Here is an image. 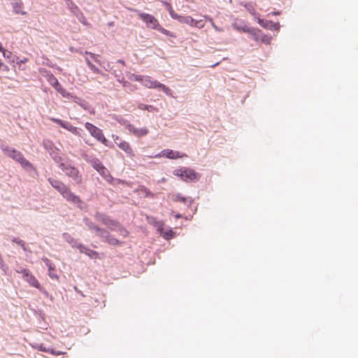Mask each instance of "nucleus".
Returning a JSON list of instances; mask_svg holds the SVG:
<instances>
[{"label":"nucleus","mask_w":358,"mask_h":358,"mask_svg":"<svg viewBox=\"0 0 358 358\" xmlns=\"http://www.w3.org/2000/svg\"><path fill=\"white\" fill-rule=\"evenodd\" d=\"M169 13L173 19L177 20L182 24H186L191 27H195L199 29L203 28L205 25L204 22L201 20H196L193 19L191 16H182L177 14L170 5L169 6Z\"/></svg>","instance_id":"nucleus-1"},{"label":"nucleus","mask_w":358,"mask_h":358,"mask_svg":"<svg viewBox=\"0 0 358 358\" xmlns=\"http://www.w3.org/2000/svg\"><path fill=\"white\" fill-rule=\"evenodd\" d=\"M174 175L185 182H194L198 180L200 178V175L194 170L187 167H182L175 170Z\"/></svg>","instance_id":"nucleus-2"},{"label":"nucleus","mask_w":358,"mask_h":358,"mask_svg":"<svg viewBox=\"0 0 358 358\" xmlns=\"http://www.w3.org/2000/svg\"><path fill=\"white\" fill-rule=\"evenodd\" d=\"M3 152L9 157L19 162L23 167L31 166V164L27 160L23 155L15 149H10L7 146L1 147Z\"/></svg>","instance_id":"nucleus-3"},{"label":"nucleus","mask_w":358,"mask_h":358,"mask_svg":"<svg viewBox=\"0 0 358 358\" xmlns=\"http://www.w3.org/2000/svg\"><path fill=\"white\" fill-rule=\"evenodd\" d=\"M59 166L65 172L66 176L71 178L77 184L82 183V176L76 167L66 163H61Z\"/></svg>","instance_id":"nucleus-4"},{"label":"nucleus","mask_w":358,"mask_h":358,"mask_svg":"<svg viewBox=\"0 0 358 358\" xmlns=\"http://www.w3.org/2000/svg\"><path fill=\"white\" fill-rule=\"evenodd\" d=\"M143 85L147 88L159 89L161 90H162L166 94H167L169 96H171V91L168 87H166L165 85H164L162 83H159L156 80H153L150 76L145 77V78L143 79Z\"/></svg>","instance_id":"nucleus-5"},{"label":"nucleus","mask_w":358,"mask_h":358,"mask_svg":"<svg viewBox=\"0 0 358 358\" xmlns=\"http://www.w3.org/2000/svg\"><path fill=\"white\" fill-rule=\"evenodd\" d=\"M85 127L94 138L103 144L106 145L107 139L105 138L101 129L90 122H86Z\"/></svg>","instance_id":"nucleus-6"},{"label":"nucleus","mask_w":358,"mask_h":358,"mask_svg":"<svg viewBox=\"0 0 358 358\" xmlns=\"http://www.w3.org/2000/svg\"><path fill=\"white\" fill-rule=\"evenodd\" d=\"M138 16L146 24L148 28L152 29H157L159 28V21L153 15L148 13H140Z\"/></svg>","instance_id":"nucleus-7"},{"label":"nucleus","mask_w":358,"mask_h":358,"mask_svg":"<svg viewBox=\"0 0 358 358\" xmlns=\"http://www.w3.org/2000/svg\"><path fill=\"white\" fill-rule=\"evenodd\" d=\"M61 194L64 199L71 203L78 206L82 203V201L80 197L72 192L68 187L61 193Z\"/></svg>","instance_id":"nucleus-8"},{"label":"nucleus","mask_w":358,"mask_h":358,"mask_svg":"<svg viewBox=\"0 0 358 358\" xmlns=\"http://www.w3.org/2000/svg\"><path fill=\"white\" fill-rule=\"evenodd\" d=\"M166 157L169 159H176L178 158H182L187 157V155L184 153H180V152L178 151H173L172 150L166 149L162 150L160 153L155 156V157Z\"/></svg>","instance_id":"nucleus-9"},{"label":"nucleus","mask_w":358,"mask_h":358,"mask_svg":"<svg viewBox=\"0 0 358 358\" xmlns=\"http://www.w3.org/2000/svg\"><path fill=\"white\" fill-rule=\"evenodd\" d=\"M115 143L121 150L124 151L129 157H134V152L128 142L122 141L120 139L118 136H116L115 139Z\"/></svg>","instance_id":"nucleus-10"},{"label":"nucleus","mask_w":358,"mask_h":358,"mask_svg":"<svg viewBox=\"0 0 358 358\" xmlns=\"http://www.w3.org/2000/svg\"><path fill=\"white\" fill-rule=\"evenodd\" d=\"M50 120L55 123L59 124L61 127H62L63 128L66 129V130L69 131L70 132H71L72 134H73L75 135L79 134L78 128L76 127H73L71 123H69L68 122H64L60 119L55 118V117L50 118Z\"/></svg>","instance_id":"nucleus-11"},{"label":"nucleus","mask_w":358,"mask_h":358,"mask_svg":"<svg viewBox=\"0 0 358 358\" xmlns=\"http://www.w3.org/2000/svg\"><path fill=\"white\" fill-rule=\"evenodd\" d=\"M155 227H157V230L160 231L161 235L166 239H170L173 237V231L172 230H169L168 231L163 232L164 223L162 221H157L155 219L151 222Z\"/></svg>","instance_id":"nucleus-12"},{"label":"nucleus","mask_w":358,"mask_h":358,"mask_svg":"<svg viewBox=\"0 0 358 358\" xmlns=\"http://www.w3.org/2000/svg\"><path fill=\"white\" fill-rule=\"evenodd\" d=\"M127 129L130 133L133 134L136 137L144 136L149 132V130L145 127L136 128L132 124H129L127 126Z\"/></svg>","instance_id":"nucleus-13"},{"label":"nucleus","mask_w":358,"mask_h":358,"mask_svg":"<svg viewBox=\"0 0 358 358\" xmlns=\"http://www.w3.org/2000/svg\"><path fill=\"white\" fill-rule=\"evenodd\" d=\"M85 224L88 227L89 229L94 230L96 232V235L100 237H104L106 234V231L103 229L99 228L94 222L90 220L88 218L84 220Z\"/></svg>","instance_id":"nucleus-14"},{"label":"nucleus","mask_w":358,"mask_h":358,"mask_svg":"<svg viewBox=\"0 0 358 358\" xmlns=\"http://www.w3.org/2000/svg\"><path fill=\"white\" fill-rule=\"evenodd\" d=\"M258 23L262 27L269 30L278 31L280 29V24L278 22H273L272 21L264 20L258 17Z\"/></svg>","instance_id":"nucleus-15"},{"label":"nucleus","mask_w":358,"mask_h":358,"mask_svg":"<svg viewBox=\"0 0 358 358\" xmlns=\"http://www.w3.org/2000/svg\"><path fill=\"white\" fill-rule=\"evenodd\" d=\"M95 218L96 220L101 222L103 224L110 227L112 226H117V222L110 219L108 216L104 214H101L100 213H96L95 215Z\"/></svg>","instance_id":"nucleus-16"},{"label":"nucleus","mask_w":358,"mask_h":358,"mask_svg":"<svg viewBox=\"0 0 358 358\" xmlns=\"http://www.w3.org/2000/svg\"><path fill=\"white\" fill-rule=\"evenodd\" d=\"M48 181L50 182L51 185L55 189H56L60 194L67 187V186L64 182L59 180L49 178Z\"/></svg>","instance_id":"nucleus-17"},{"label":"nucleus","mask_w":358,"mask_h":358,"mask_svg":"<svg viewBox=\"0 0 358 358\" xmlns=\"http://www.w3.org/2000/svg\"><path fill=\"white\" fill-rule=\"evenodd\" d=\"M24 280L27 281L31 286L38 289L40 288V283L31 273L24 278Z\"/></svg>","instance_id":"nucleus-18"},{"label":"nucleus","mask_w":358,"mask_h":358,"mask_svg":"<svg viewBox=\"0 0 358 358\" xmlns=\"http://www.w3.org/2000/svg\"><path fill=\"white\" fill-rule=\"evenodd\" d=\"M13 12L16 14H21L22 15H27V12L22 10L23 3L22 1L15 2L13 3Z\"/></svg>","instance_id":"nucleus-19"},{"label":"nucleus","mask_w":358,"mask_h":358,"mask_svg":"<svg viewBox=\"0 0 358 358\" xmlns=\"http://www.w3.org/2000/svg\"><path fill=\"white\" fill-rule=\"evenodd\" d=\"M99 173L108 182H111L113 177L110 174L108 170L103 166L101 170H99Z\"/></svg>","instance_id":"nucleus-20"},{"label":"nucleus","mask_w":358,"mask_h":358,"mask_svg":"<svg viewBox=\"0 0 358 358\" xmlns=\"http://www.w3.org/2000/svg\"><path fill=\"white\" fill-rule=\"evenodd\" d=\"M55 90L65 98L73 97L72 94L66 92V90L64 89L60 84L57 85V87H55Z\"/></svg>","instance_id":"nucleus-21"},{"label":"nucleus","mask_w":358,"mask_h":358,"mask_svg":"<svg viewBox=\"0 0 358 358\" xmlns=\"http://www.w3.org/2000/svg\"><path fill=\"white\" fill-rule=\"evenodd\" d=\"M55 90L65 98L73 97L72 94L66 92V90L64 89L60 84L57 85V87H55Z\"/></svg>","instance_id":"nucleus-22"},{"label":"nucleus","mask_w":358,"mask_h":358,"mask_svg":"<svg viewBox=\"0 0 358 358\" xmlns=\"http://www.w3.org/2000/svg\"><path fill=\"white\" fill-rule=\"evenodd\" d=\"M55 90L65 98L73 97L72 94L66 92V90L64 89L60 84L57 85V87H55Z\"/></svg>","instance_id":"nucleus-23"},{"label":"nucleus","mask_w":358,"mask_h":358,"mask_svg":"<svg viewBox=\"0 0 358 358\" xmlns=\"http://www.w3.org/2000/svg\"><path fill=\"white\" fill-rule=\"evenodd\" d=\"M45 262L49 268V275L52 278H57V275L55 273V268L52 266V264L50 262L48 259H45Z\"/></svg>","instance_id":"nucleus-24"},{"label":"nucleus","mask_w":358,"mask_h":358,"mask_svg":"<svg viewBox=\"0 0 358 358\" xmlns=\"http://www.w3.org/2000/svg\"><path fill=\"white\" fill-rule=\"evenodd\" d=\"M107 233L105 234V236L103 238H105V241L106 242H108L109 244H111V245H119L120 244V241L114 238V237H112L110 236H106Z\"/></svg>","instance_id":"nucleus-25"},{"label":"nucleus","mask_w":358,"mask_h":358,"mask_svg":"<svg viewBox=\"0 0 358 358\" xmlns=\"http://www.w3.org/2000/svg\"><path fill=\"white\" fill-rule=\"evenodd\" d=\"M172 199L174 201L185 203L188 200V198L183 196L180 194H177L172 196Z\"/></svg>","instance_id":"nucleus-26"},{"label":"nucleus","mask_w":358,"mask_h":358,"mask_svg":"<svg viewBox=\"0 0 358 358\" xmlns=\"http://www.w3.org/2000/svg\"><path fill=\"white\" fill-rule=\"evenodd\" d=\"M92 166L99 172V170H101L104 166L98 161H96L92 163Z\"/></svg>","instance_id":"nucleus-27"},{"label":"nucleus","mask_w":358,"mask_h":358,"mask_svg":"<svg viewBox=\"0 0 358 358\" xmlns=\"http://www.w3.org/2000/svg\"><path fill=\"white\" fill-rule=\"evenodd\" d=\"M16 271L22 274L24 279L30 273V271L27 268H22L20 270H17Z\"/></svg>","instance_id":"nucleus-28"},{"label":"nucleus","mask_w":358,"mask_h":358,"mask_svg":"<svg viewBox=\"0 0 358 358\" xmlns=\"http://www.w3.org/2000/svg\"><path fill=\"white\" fill-rule=\"evenodd\" d=\"M145 76H137V75H132L131 78L136 81L141 82L142 84L143 83V79Z\"/></svg>","instance_id":"nucleus-29"},{"label":"nucleus","mask_w":358,"mask_h":358,"mask_svg":"<svg viewBox=\"0 0 358 358\" xmlns=\"http://www.w3.org/2000/svg\"><path fill=\"white\" fill-rule=\"evenodd\" d=\"M13 241L16 243L17 244L20 245L23 248L24 250H26L25 244L23 241L17 239V238H14L13 240Z\"/></svg>","instance_id":"nucleus-30"},{"label":"nucleus","mask_w":358,"mask_h":358,"mask_svg":"<svg viewBox=\"0 0 358 358\" xmlns=\"http://www.w3.org/2000/svg\"><path fill=\"white\" fill-rule=\"evenodd\" d=\"M41 350L44 351V352H49V353H51L52 355H61L62 353L60 352H55L54 350L52 349H45V348H43L42 347L41 348Z\"/></svg>","instance_id":"nucleus-31"},{"label":"nucleus","mask_w":358,"mask_h":358,"mask_svg":"<svg viewBox=\"0 0 358 358\" xmlns=\"http://www.w3.org/2000/svg\"><path fill=\"white\" fill-rule=\"evenodd\" d=\"M156 30H158L159 31H160L161 33L166 35V36H169L170 35V31L165 29L164 28L160 26V24L159 25V28H157Z\"/></svg>","instance_id":"nucleus-32"},{"label":"nucleus","mask_w":358,"mask_h":358,"mask_svg":"<svg viewBox=\"0 0 358 358\" xmlns=\"http://www.w3.org/2000/svg\"><path fill=\"white\" fill-rule=\"evenodd\" d=\"M3 52V55L5 58H7V59H10L11 57H12V52H10V51H6L3 49V50H1Z\"/></svg>","instance_id":"nucleus-33"},{"label":"nucleus","mask_w":358,"mask_h":358,"mask_svg":"<svg viewBox=\"0 0 358 358\" xmlns=\"http://www.w3.org/2000/svg\"><path fill=\"white\" fill-rule=\"evenodd\" d=\"M152 108V106H148V105H145L143 103H141L138 106V108L141 110H149L150 108Z\"/></svg>","instance_id":"nucleus-34"},{"label":"nucleus","mask_w":358,"mask_h":358,"mask_svg":"<svg viewBox=\"0 0 358 358\" xmlns=\"http://www.w3.org/2000/svg\"><path fill=\"white\" fill-rule=\"evenodd\" d=\"M51 83L52 85H53V87L55 88L57 87V85H59V81L57 80V79L56 78H55L54 76H52V81H51Z\"/></svg>","instance_id":"nucleus-35"},{"label":"nucleus","mask_w":358,"mask_h":358,"mask_svg":"<svg viewBox=\"0 0 358 358\" xmlns=\"http://www.w3.org/2000/svg\"><path fill=\"white\" fill-rule=\"evenodd\" d=\"M85 54L90 55L91 58L93 59L94 62L99 63V60L97 59V57L94 54L89 52L87 51L85 52Z\"/></svg>","instance_id":"nucleus-36"},{"label":"nucleus","mask_w":358,"mask_h":358,"mask_svg":"<svg viewBox=\"0 0 358 358\" xmlns=\"http://www.w3.org/2000/svg\"><path fill=\"white\" fill-rule=\"evenodd\" d=\"M90 69L95 73H101V71L94 64L91 65Z\"/></svg>","instance_id":"nucleus-37"},{"label":"nucleus","mask_w":358,"mask_h":358,"mask_svg":"<svg viewBox=\"0 0 358 358\" xmlns=\"http://www.w3.org/2000/svg\"><path fill=\"white\" fill-rule=\"evenodd\" d=\"M209 20L211 22L212 27L217 31H222V30L220 29L215 24V23L213 22L212 19L209 18Z\"/></svg>","instance_id":"nucleus-38"},{"label":"nucleus","mask_w":358,"mask_h":358,"mask_svg":"<svg viewBox=\"0 0 358 358\" xmlns=\"http://www.w3.org/2000/svg\"><path fill=\"white\" fill-rule=\"evenodd\" d=\"M120 233L121 235H122L124 237L127 236V234H128V232L126 229L121 228V227L120 228Z\"/></svg>","instance_id":"nucleus-39"},{"label":"nucleus","mask_w":358,"mask_h":358,"mask_svg":"<svg viewBox=\"0 0 358 358\" xmlns=\"http://www.w3.org/2000/svg\"><path fill=\"white\" fill-rule=\"evenodd\" d=\"M54 160H55L57 163H59V164H60L61 163H62V157H57V156H56V157H54Z\"/></svg>","instance_id":"nucleus-40"},{"label":"nucleus","mask_w":358,"mask_h":358,"mask_svg":"<svg viewBox=\"0 0 358 358\" xmlns=\"http://www.w3.org/2000/svg\"><path fill=\"white\" fill-rule=\"evenodd\" d=\"M238 30H242L244 32H249L250 29L247 27H241V28H237Z\"/></svg>","instance_id":"nucleus-41"},{"label":"nucleus","mask_w":358,"mask_h":358,"mask_svg":"<svg viewBox=\"0 0 358 358\" xmlns=\"http://www.w3.org/2000/svg\"><path fill=\"white\" fill-rule=\"evenodd\" d=\"M28 61L27 58H24L23 59H21L19 62H17V64H24L26 63Z\"/></svg>","instance_id":"nucleus-42"},{"label":"nucleus","mask_w":358,"mask_h":358,"mask_svg":"<svg viewBox=\"0 0 358 358\" xmlns=\"http://www.w3.org/2000/svg\"><path fill=\"white\" fill-rule=\"evenodd\" d=\"M85 60H86V62H87V66H89V68H90V66H91V65H92L93 64L90 61L89 58H87V57L85 59Z\"/></svg>","instance_id":"nucleus-43"},{"label":"nucleus","mask_w":358,"mask_h":358,"mask_svg":"<svg viewBox=\"0 0 358 358\" xmlns=\"http://www.w3.org/2000/svg\"><path fill=\"white\" fill-rule=\"evenodd\" d=\"M271 14H272V15H280V12H278V11H275V12H273V13H271Z\"/></svg>","instance_id":"nucleus-44"},{"label":"nucleus","mask_w":358,"mask_h":358,"mask_svg":"<svg viewBox=\"0 0 358 358\" xmlns=\"http://www.w3.org/2000/svg\"><path fill=\"white\" fill-rule=\"evenodd\" d=\"M73 10L79 11V9H78V6H76L75 5H73Z\"/></svg>","instance_id":"nucleus-45"},{"label":"nucleus","mask_w":358,"mask_h":358,"mask_svg":"<svg viewBox=\"0 0 358 358\" xmlns=\"http://www.w3.org/2000/svg\"><path fill=\"white\" fill-rule=\"evenodd\" d=\"M175 217H176V219H178V218L181 217V215L177 214V215H175Z\"/></svg>","instance_id":"nucleus-46"},{"label":"nucleus","mask_w":358,"mask_h":358,"mask_svg":"<svg viewBox=\"0 0 358 358\" xmlns=\"http://www.w3.org/2000/svg\"><path fill=\"white\" fill-rule=\"evenodd\" d=\"M83 18V20H82V23L84 24H86V22H85V18L82 15Z\"/></svg>","instance_id":"nucleus-47"},{"label":"nucleus","mask_w":358,"mask_h":358,"mask_svg":"<svg viewBox=\"0 0 358 358\" xmlns=\"http://www.w3.org/2000/svg\"><path fill=\"white\" fill-rule=\"evenodd\" d=\"M250 13H251V14H252V15H255V11H254V10H253V9H252V10H250Z\"/></svg>","instance_id":"nucleus-48"},{"label":"nucleus","mask_w":358,"mask_h":358,"mask_svg":"<svg viewBox=\"0 0 358 358\" xmlns=\"http://www.w3.org/2000/svg\"><path fill=\"white\" fill-rule=\"evenodd\" d=\"M119 62H120V64H124V61H122V60H119Z\"/></svg>","instance_id":"nucleus-49"},{"label":"nucleus","mask_w":358,"mask_h":358,"mask_svg":"<svg viewBox=\"0 0 358 358\" xmlns=\"http://www.w3.org/2000/svg\"><path fill=\"white\" fill-rule=\"evenodd\" d=\"M3 50V48L1 47V43H0V51Z\"/></svg>","instance_id":"nucleus-50"},{"label":"nucleus","mask_w":358,"mask_h":358,"mask_svg":"<svg viewBox=\"0 0 358 358\" xmlns=\"http://www.w3.org/2000/svg\"><path fill=\"white\" fill-rule=\"evenodd\" d=\"M0 262H2V260H1V259H0Z\"/></svg>","instance_id":"nucleus-51"}]
</instances>
